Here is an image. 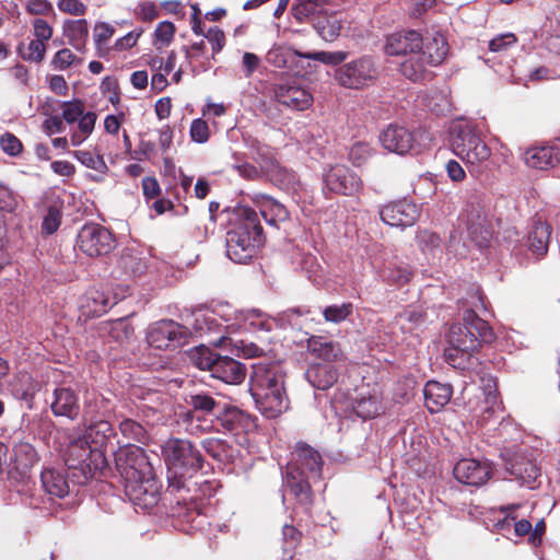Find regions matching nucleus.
I'll return each mask as SVG.
<instances>
[{
    "label": "nucleus",
    "mask_w": 560,
    "mask_h": 560,
    "mask_svg": "<svg viewBox=\"0 0 560 560\" xmlns=\"http://www.w3.org/2000/svg\"><path fill=\"white\" fill-rule=\"evenodd\" d=\"M292 455L293 458L283 474V487L299 504L308 510L313 503L311 480L322 476V456L318 451L303 442L296 443Z\"/></svg>",
    "instance_id": "f257e3e1"
},
{
    "label": "nucleus",
    "mask_w": 560,
    "mask_h": 560,
    "mask_svg": "<svg viewBox=\"0 0 560 560\" xmlns=\"http://www.w3.org/2000/svg\"><path fill=\"white\" fill-rule=\"evenodd\" d=\"M258 213L247 207L240 209L237 221L226 233V254L237 264L250 260L265 243Z\"/></svg>",
    "instance_id": "f03ea898"
},
{
    "label": "nucleus",
    "mask_w": 560,
    "mask_h": 560,
    "mask_svg": "<svg viewBox=\"0 0 560 560\" xmlns=\"http://www.w3.org/2000/svg\"><path fill=\"white\" fill-rule=\"evenodd\" d=\"M493 340L494 334L488 323L474 310H466L463 323L454 324L450 328L447 336L450 348L445 351L446 361L456 366L458 353L470 355L481 342L490 343Z\"/></svg>",
    "instance_id": "7ed1b4c3"
},
{
    "label": "nucleus",
    "mask_w": 560,
    "mask_h": 560,
    "mask_svg": "<svg viewBox=\"0 0 560 560\" xmlns=\"http://www.w3.org/2000/svg\"><path fill=\"white\" fill-rule=\"evenodd\" d=\"M252 395L264 416L276 418L288 407L283 372L279 368L258 369L255 372Z\"/></svg>",
    "instance_id": "20e7f679"
},
{
    "label": "nucleus",
    "mask_w": 560,
    "mask_h": 560,
    "mask_svg": "<svg viewBox=\"0 0 560 560\" xmlns=\"http://www.w3.org/2000/svg\"><path fill=\"white\" fill-rule=\"evenodd\" d=\"M189 358L199 370L209 371L212 377L226 384L236 385L245 380L246 366L243 363L231 357L220 355L205 346L194 348Z\"/></svg>",
    "instance_id": "39448f33"
},
{
    "label": "nucleus",
    "mask_w": 560,
    "mask_h": 560,
    "mask_svg": "<svg viewBox=\"0 0 560 560\" xmlns=\"http://www.w3.org/2000/svg\"><path fill=\"white\" fill-rule=\"evenodd\" d=\"M65 463L71 474V482L84 485L103 464V453L93 448L86 439L78 438L68 445Z\"/></svg>",
    "instance_id": "423d86ee"
},
{
    "label": "nucleus",
    "mask_w": 560,
    "mask_h": 560,
    "mask_svg": "<svg viewBox=\"0 0 560 560\" xmlns=\"http://www.w3.org/2000/svg\"><path fill=\"white\" fill-rule=\"evenodd\" d=\"M451 148L455 155L469 165H480L491 155V150L482 140L480 131L469 124L452 128Z\"/></svg>",
    "instance_id": "0eeeda50"
},
{
    "label": "nucleus",
    "mask_w": 560,
    "mask_h": 560,
    "mask_svg": "<svg viewBox=\"0 0 560 560\" xmlns=\"http://www.w3.org/2000/svg\"><path fill=\"white\" fill-rule=\"evenodd\" d=\"M378 75L376 60L368 55L346 62L335 71V79L341 86L354 90L372 85Z\"/></svg>",
    "instance_id": "6e6552de"
},
{
    "label": "nucleus",
    "mask_w": 560,
    "mask_h": 560,
    "mask_svg": "<svg viewBox=\"0 0 560 560\" xmlns=\"http://www.w3.org/2000/svg\"><path fill=\"white\" fill-rule=\"evenodd\" d=\"M163 454L168 471L194 475L202 467V455L188 440L168 439L163 445Z\"/></svg>",
    "instance_id": "1a4fd4ad"
},
{
    "label": "nucleus",
    "mask_w": 560,
    "mask_h": 560,
    "mask_svg": "<svg viewBox=\"0 0 560 560\" xmlns=\"http://www.w3.org/2000/svg\"><path fill=\"white\" fill-rule=\"evenodd\" d=\"M38 460V452L31 443L20 441L13 444L9 480L19 492L26 490L31 481V470Z\"/></svg>",
    "instance_id": "9d476101"
},
{
    "label": "nucleus",
    "mask_w": 560,
    "mask_h": 560,
    "mask_svg": "<svg viewBox=\"0 0 560 560\" xmlns=\"http://www.w3.org/2000/svg\"><path fill=\"white\" fill-rule=\"evenodd\" d=\"M116 469L125 482L141 480L153 474L152 464L143 448L130 446L120 450L115 457Z\"/></svg>",
    "instance_id": "9b49d317"
},
{
    "label": "nucleus",
    "mask_w": 560,
    "mask_h": 560,
    "mask_svg": "<svg viewBox=\"0 0 560 560\" xmlns=\"http://www.w3.org/2000/svg\"><path fill=\"white\" fill-rule=\"evenodd\" d=\"M79 248L90 257L109 254L115 247L114 235L103 225L84 224L77 236Z\"/></svg>",
    "instance_id": "f8f14e48"
},
{
    "label": "nucleus",
    "mask_w": 560,
    "mask_h": 560,
    "mask_svg": "<svg viewBox=\"0 0 560 560\" xmlns=\"http://www.w3.org/2000/svg\"><path fill=\"white\" fill-rule=\"evenodd\" d=\"M189 335L185 326L173 320H161L149 329L147 339L156 349H171L184 345Z\"/></svg>",
    "instance_id": "ddd939ff"
},
{
    "label": "nucleus",
    "mask_w": 560,
    "mask_h": 560,
    "mask_svg": "<svg viewBox=\"0 0 560 560\" xmlns=\"http://www.w3.org/2000/svg\"><path fill=\"white\" fill-rule=\"evenodd\" d=\"M501 455L505 469L522 485L530 486L540 475V469L521 448H505Z\"/></svg>",
    "instance_id": "4468645a"
},
{
    "label": "nucleus",
    "mask_w": 560,
    "mask_h": 560,
    "mask_svg": "<svg viewBox=\"0 0 560 560\" xmlns=\"http://www.w3.org/2000/svg\"><path fill=\"white\" fill-rule=\"evenodd\" d=\"M328 190L343 196H353L362 188V180L355 172L343 164L330 166L324 174Z\"/></svg>",
    "instance_id": "2eb2a0df"
},
{
    "label": "nucleus",
    "mask_w": 560,
    "mask_h": 560,
    "mask_svg": "<svg viewBox=\"0 0 560 560\" xmlns=\"http://www.w3.org/2000/svg\"><path fill=\"white\" fill-rule=\"evenodd\" d=\"M381 219L390 226L406 228L413 225L420 217L418 206L401 199L384 206L380 211Z\"/></svg>",
    "instance_id": "dca6fc26"
},
{
    "label": "nucleus",
    "mask_w": 560,
    "mask_h": 560,
    "mask_svg": "<svg viewBox=\"0 0 560 560\" xmlns=\"http://www.w3.org/2000/svg\"><path fill=\"white\" fill-rule=\"evenodd\" d=\"M453 474L460 483L479 487L490 479L492 469L486 462L463 458L454 466Z\"/></svg>",
    "instance_id": "f3484780"
},
{
    "label": "nucleus",
    "mask_w": 560,
    "mask_h": 560,
    "mask_svg": "<svg viewBox=\"0 0 560 560\" xmlns=\"http://www.w3.org/2000/svg\"><path fill=\"white\" fill-rule=\"evenodd\" d=\"M115 402L112 398L105 397L95 390L86 392L81 410L83 424L100 420H109L115 412Z\"/></svg>",
    "instance_id": "a211bd4d"
},
{
    "label": "nucleus",
    "mask_w": 560,
    "mask_h": 560,
    "mask_svg": "<svg viewBox=\"0 0 560 560\" xmlns=\"http://www.w3.org/2000/svg\"><path fill=\"white\" fill-rule=\"evenodd\" d=\"M50 409L56 417L77 420L81 416V405L78 394L70 387H57L52 393Z\"/></svg>",
    "instance_id": "6ab92c4d"
},
{
    "label": "nucleus",
    "mask_w": 560,
    "mask_h": 560,
    "mask_svg": "<svg viewBox=\"0 0 560 560\" xmlns=\"http://www.w3.org/2000/svg\"><path fill=\"white\" fill-rule=\"evenodd\" d=\"M212 422L222 430L237 434L248 428L250 423L249 416L231 404L222 402L218 409Z\"/></svg>",
    "instance_id": "aec40b11"
},
{
    "label": "nucleus",
    "mask_w": 560,
    "mask_h": 560,
    "mask_svg": "<svg viewBox=\"0 0 560 560\" xmlns=\"http://www.w3.org/2000/svg\"><path fill=\"white\" fill-rule=\"evenodd\" d=\"M380 140L387 151L400 155L408 153L415 143L412 132L406 127L395 124L388 125V127L382 131Z\"/></svg>",
    "instance_id": "412c9836"
},
{
    "label": "nucleus",
    "mask_w": 560,
    "mask_h": 560,
    "mask_svg": "<svg viewBox=\"0 0 560 560\" xmlns=\"http://www.w3.org/2000/svg\"><path fill=\"white\" fill-rule=\"evenodd\" d=\"M422 48V36L410 30L392 34L387 38L385 51L390 56H408Z\"/></svg>",
    "instance_id": "4be33fe9"
},
{
    "label": "nucleus",
    "mask_w": 560,
    "mask_h": 560,
    "mask_svg": "<svg viewBox=\"0 0 560 560\" xmlns=\"http://www.w3.org/2000/svg\"><path fill=\"white\" fill-rule=\"evenodd\" d=\"M273 93L277 102L292 109L304 110L313 103L312 94L298 85L278 84Z\"/></svg>",
    "instance_id": "5701e85b"
},
{
    "label": "nucleus",
    "mask_w": 560,
    "mask_h": 560,
    "mask_svg": "<svg viewBox=\"0 0 560 560\" xmlns=\"http://www.w3.org/2000/svg\"><path fill=\"white\" fill-rule=\"evenodd\" d=\"M524 162L528 167L548 170L560 162V149L557 145L533 147L525 151Z\"/></svg>",
    "instance_id": "b1692460"
},
{
    "label": "nucleus",
    "mask_w": 560,
    "mask_h": 560,
    "mask_svg": "<svg viewBox=\"0 0 560 560\" xmlns=\"http://www.w3.org/2000/svg\"><path fill=\"white\" fill-rule=\"evenodd\" d=\"M551 232V226L547 222L541 221V219L533 220L532 228L527 235L526 245L530 253L537 258H541L547 254Z\"/></svg>",
    "instance_id": "393cba45"
},
{
    "label": "nucleus",
    "mask_w": 560,
    "mask_h": 560,
    "mask_svg": "<svg viewBox=\"0 0 560 560\" xmlns=\"http://www.w3.org/2000/svg\"><path fill=\"white\" fill-rule=\"evenodd\" d=\"M71 475L66 477L62 471L55 468H45L40 472L42 488L49 499H62L70 491L69 480Z\"/></svg>",
    "instance_id": "a878e982"
},
{
    "label": "nucleus",
    "mask_w": 560,
    "mask_h": 560,
    "mask_svg": "<svg viewBox=\"0 0 560 560\" xmlns=\"http://www.w3.org/2000/svg\"><path fill=\"white\" fill-rule=\"evenodd\" d=\"M306 348L308 352L318 359L325 361L324 363L336 362L343 355L340 346L323 336H312L307 339Z\"/></svg>",
    "instance_id": "bb28decb"
},
{
    "label": "nucleus",
    "mask_w": 560,
    "mask_h": 560,
    "mask_svg": "<svg viewBox=\"0 0 560 560\" xmlns=\"http://www.w3.org/2000/svg\"><path fill=\"white\" fill-rule=\"evenodd\" d=\"M453 394L452 386L441 384L435 381H429L423 389L425 406L432 413L440 411L451 400Z\"/></svg>",
    "instance_id": "cd10ccee"
},
{
    "label": "nucleus",
    "mask_w": 560,
    "mask_h": 560,
    "mask_svg": "<svg viewBox=\"0 0 560 560\" xmlns=\"http://www.w3.org/2000/svg\"><path fill=\"white\" fill-rule=\"evenodd\" d=\"M218 394H213L207 390H196L189 393L185 397V402L187 406L197 411L202 417L207 416H215L218 409L221 408V404L223 402L220 399H217Z\"/></svg>",
    "instance_id": "c85d7f7f"
},
{
    "label": "nucleus",
    "mask_w": 560,
    "mask_h": 560,
    "mask_svg": "<svg viewBox=\"0 0 560 560\" xmlns=\"http://www.w3.org/2000/svg\"><path fill=\"white\" fill-rule=\"evenodd\" d=\"M305 376L314 388L327 390L337 382L338 371L330 363H317L307 369Z\"/></svg>",
    "instance_id": "c756f323"
},
{
    "label": "nucleus",
    "mask_w": 560,
    "mask_h": 560,
    "mask_svg": "<svg viewBox=\"0 0 560 560\" xmlns=\"http://www.w3.org/2000/svg\"><path fill=\"white\" fill-rule=\"evenodd\" d=\"M85 433L82 436L88 440V443L93 448L101 450L105 446L113 436L115 431L109 420H100L95 422H88Z\"/></svg>",
    "instance_id": "7c9ffc66"
},
{
    "label": "nucleus",
    "mask_w": 560,
    "mask_h": 560,
    "mask_svg": "<svg viewBox=\"0 0 560 560\" xmlns=\"http://www.w3.org/2000/svg\"><path fill=\"white\" fill-rule=\"evenodd\" d=\"M114 304L115 302L104 292L93 290L85 294L81 304V310L86 316H101Z\"/></svg>",
    "instance_id": "2f4dec72"
},
{
    "label": "nucleus",
    "mask_w": 560,
    "mask_h": 560,
    "mask_svg": "<svg viewBox=\"0 0 560 560\" xmlns=\"http://www.w3.org/2000/svg\"><path fill=\"white\" fill-rule=\"evenodd\" d=\"M100 332L102 336H107L114 341L122 343L131 339L135 328L130 325L127 317H120L101 323Z\"/></svg>",
    "instance_id": "473e14b6"
},
{
    "label": "nucleus",
    "mask_w": 560,
    "mask_h": 560,
    "mask_svg": "<svg viewBox=\"0 0 560 560\" xmlns=\"http://www.w3.org/2000/svg\"><path fill=\"white\" fill-rule=\"evenodd\" d=\"M430 66L427 62V57L423 55L421 49L408 55V58L400 65V72L404 77L410 81L417 82L425 78L428 71L427 67Z\"/></svg>",
    "instance_id": "72a5a7b5"
},
{
    "label": "nucleus",
    "mask_w": 560,
    "mask_h": 560,
    "mask_svg": "<svg viewBox=\"0 0 560 560\" xmlns=\"http://www.w3.org/2000/svg\"><path fill=\"white\" fill-rule=\"evenodd\" d=\"M481 390L483 399L480 402V410L482 412L483 418L488 419L495 412L502 410V401L500 399V394L494 380H486Z\"/></svg>",
    "instance_id": "f704fd0d"
},
{
    "label": "nucleus",
    "mask_w": 560,
    "mask_h": 560,
    "mask_svg": "<svg viewBox=\"0 0 560 560\" xmlns=\"http://www.w3.org/2000/svg\"><path fill=\"white\" fill-rule=\"evenodd\" d=\"M421 51L430 66H438L445 59L448 45L443 35L436 34L432 38H428L425 43L422 42Z\"/></svg>",
    "instance_id": "c9c22d12"
},
{
    "label": "nucleus",
    "mask_w": 560,
    "mask_h": 560,
    "mask_svg": "<svg viewBox=\"0 0 560 560\" xmlns=\"http://www.w3.org/2000/svg\"><path fill=\"white\" fill-rule=\"evenodd\" d=\"M326 3L324 0H298L292 7V15L301 23L310 22L314 24L318 15L324 11Z\"/></svg>",
    "instance_id": "e433bc0d"
},
{
    "label": "nucleus",
    "mask_w": 560,
    "mask_h": 560,
    "mask_svg": "<svg viewBox=\"0 0 560 560\" xmlns=\"http://www.w3.org/2000/svg\"><path fill=\"white\" fill-rule=\"evenodd\" d=\"M313 26L318 35L327 42L336 39L341 31V23L337 15L327 14L325 10L318 15L317 20H314Z\"/></svg>",
    "instance_id": "4c0bfd02"
},
{
    "label": "nucleus",
    "mask_w": 560,
    "mask_h": 560,
    "mask_svg": "<svg viewBox=\"0 0 560 560\" xmlns=\"http://www.w3.org/2000/svg\"><path fill=\"white\" fill-rule=\"evenodd\" d=\"M354 413L363 420L372 419L382 412V404L376 396L357 397L352 404Z\"/></svg>",
    "instance_id": "58836bf2"
},
{
    "label": "nucleus",
    "mask_w": 560,
    "mask_h": 560,
    "mask_svg": "<svg viewBox=\"0 0 560 560\" xmlns=\"http://www.w3.org/2000/svg\"><path fill=\"white\" fill-rule=\"evenodd\" d=\"M261 215L265 221L273 226H277L279 222H284L289 219L290 213L288 209L276 200H268L264 203Z\"/></svg>",
    "instance_id": "ea45409f"
},
{
    "label": "nucleus",
    "mask_w": 560,
    "mask_h": 560,
    "mask_svg": "<svg viewBox=\"0 0 560 560\" xmlns=\"http://www.w3.org/2000/svg\"><path fill=\"white\" fill-rule=\"evenodd\" d=\"M270 180L281 189H290L298 182L295 174L280 164H273L268 171Z\"/></svg>",
    "instance_id": "a19ab883"
},
{
    "label": "nucleus",
    "mask_w": 560,
    "mask_h": 560,
    "mask_svg": "<svg viewBox=\"0 0 560 560\" xmlns=\"http://www.w3.org/2000/svg\"><path fill=\"white\" fill-rule=\"evenodd\" d=\"M292 52L296 56H300V57H303L306 59L317 60L325 65H330V66L340 65L348 57V52L341 51V50L340 51H315V52H300L298 50H292Z\"/></svg>",
    "instance_id": "79ce46f5"
},
{
    "label": "nucleus",
    "mask_w": 560,
    "mask_h": 560,
    "mask_svg": "<svg viewBox=\"0 0 560 560\" xmlns=\"http://www.w3.org/2000/svg\"><path fill=\"white\" fill-rule=\"evenodd\" d=\"M119 430L129 440L143 443L148 440L147 430L137 421L126 418L119 423Z\"/></svg>",
    "instance_id": "37998d69"
},
{
    "label": "nucleus",
    "mask_w": 560,
    "mask_h": 560,
    "mask_svg": "<svg viewBox=\"0 0 560 560\" xmlns=\"http://www.w3.org/2000/svg\"><path fill=\"white\" fill-rule=\"evenodd\" d=\"M202 447L207 454L219 462H224L230 457L231 448L223 440L207 439L202 442Z\"/></svg>",
    "instance_id": "c03bdc74"
},
{
    "label": "nucleus",
    "mask_w": 560,
    "mask_h": 560,
    "mask_svg": "<svg viewBox=\"0 0 560 560\" xmlns=\"http://www.w3.org/2000/svg\"><path fill=\"white\" fill-rule=\"evenodd\" d=\"M19 51L24 60L40 62L45 57L46 45L42 40L33 39L27 46L21 44Z\"/></svg>",
    "instance_id": "a18cd8bd"
},
{
    "label": "nucleus",
    "mask_w": 560,
    "mask_h": 560,
    "mask_svg": "<svg viewBox=\"0 0 560 560\" xmlns=\"http://www.w3.org/2000/svg\"><path fill=\"white\" fill-rule=\"evenodd\" d=\"M418 246L423 253H433L440 248L442 238L440 235L430 230H419L416 236Z\"/></svg>",
    "instance_id": "49530a36"
},
{
    "label": "nucleus",
    "mask_w": 560,
    "mask_h": 560,
    "mask_svg": "<svg viewBox=\"0 0 560 560\" xmlns=\"http://www.w3.org/2000/svg\"><path fill=\"white\" fill-rule=\"evenodd\" d=\"M221 324L213 314H198L195 317L194 328L200 335L220 332Z\"/></svg>",
    "instance_id": "de8ad7c7"
},
{
    "label": "nucleus",
    "mask_w": 560,
    "mask_h": 560,
    "mask_svg": "<svg viewBox=\"0 0 560 560\" xmlns=\"http://www.w3.org/2000/svg\"><path fill=\"white\" fill-rule=\"evenodd\" d=\"M353 311L351 303H343L341 305H329L324 308L323 315L326 322L340 323L348 318Z\"/></svg>",
    "instance_id": "09e8293b"
},
{
    "label": "nucleus",
    "mask_w": 560,
    "mask_h": 560,
    "mask_svg": "<svg viewBox=\"0 0 560 560\" xmlns=\"http://www.w3.org/2000/svg\"><path fill=\"white\" fill-rule=\"evenodd\" d=\"M282 535L285 542L284 555H288L283 560H291L293 558V550L301 541L302 533L292 525H284Z\"/></svg>",
    "instance_id": "8fccbe9b"
},
{
    "label": "nucleus",
    "mask_w": 560,
    "mask_h": 560,
    "mask_svg": "<svg viewBox=\"0 0 560 560\" xmlns=\"http://www.w3.org/2000/svg\"><path fill=\"white\" fill-rule=\"evenodd\" d=\"M191 477L192 475H188V472L176 474L175 471H168V486L166 492L176 494L183 491H189L188 481Z\"/></svg>",
    "instance_id": "3c124183"
},
{
    "label": "nucleus",
    "mask_w": 560,
    "mask_h": 560,
    "mask_svg": "<svg viewBox=\"0 0 560 560\" xmlns=\"http://www.w3.org/2000/svg\"><path fill=\"white\" fill-rule=\"evenodd\" d=\"M75 158L86 167L95 170L102 174L106 173L107 165L101 155H94L89 151H75Z\"/></svg>",
    "instance_id": "603ef678"
},
{
    "label": "nucleus",
    "mask_w": 560,
    "mask_h": 560,
    "mask_svg": "<svg viewBox=\"0 0 560 560\" xmlns=\"http://www.w3.org/2000/svg\"><path fill=\"white\" fill-rule=\"evenodd\" d=\"M147 479V491L145 494L142 495L141 500L139 502H136V505L149 508L153 506L158 502L159 498V486L158 481L154 478V472L150 475V477Z\"/></svg>",
    "instance_id": "864d4df0"
},
{
    "label": "nucleus",
    "mask_w": 560,
    "mask_h": 560,
    "mask_svg": "<svg viewBox=\"0 0 560 560\" xmlns=\"http://www.w3.org/2000/svg\"><path fill=\"white\" fill-rule=\"evenodd\" d=\"M62 107L63 112L61 118L66 120L68 124H73L78 121L84 113V104L81 100L65 102L62 104Z\"/></svg>",
    "instance_id": "5fc2aeb1"
},
{
    "label": "nucleus",
    "mask_w": 560,
    "mask_h": 560,
    "mask_svg": "<svg viewBox=\"0 0 560 560\" xmlns=\"http://www.w3.org/2000/svg\"><path fill=\"white\" fill-rule=\"evenodd\" d=\"M61 224V212L56 207H49L46 215L42 223V232L51 235L54 234Z\"/></svg>",
    "instance_id": "6e6d98bb"
},
{
    "label": "nucleus",
    "mask_w": 560,
    "mask_h": 560,
    "mask_svg": "<svg viewBox=\"0 0 560 560\" xmlns=\"http://www.w3.org/2000/svg\"><path fill=\"white\" fill-rule=\"evenodd\" d=\"M464 304L467 306V310H474L476 314L477 311L486 310L485 296L479 287L471 285L469 288Z\"/></svg>",
    "instance_id": "4d7b16f0"
},
{
    "label": "nucleus",
    "mask_w": 560,
    "mask_h": 560,
    "mask_svg": "<svg viewBox=\"0 0 560 560\" xmlns=\"http://www.w3.org/2000/svg\"><path fill=\"white\" fill-rule=\"evenodd\" d=\"M119 265L127 273L132 276L141 275L145 268L143 261L131 254L122 255Z\"/></svg>",
    "instance_id": "13d9d810"
},
{
    "label": "nucleus",
    "mask_w": 560,
    "mask_h": 560,
    "mask_svg": "<svg viewBox=\"0 0 560 560\" xmlns=\"http://www.w3.org/2000/svg\"><path fill=\"white\" fill-rule=\"evenodd\" d=\"M371 153L372 149L368 143L358 142L350 149L349 159L354 165L360 166L371 156Z\"/></svg>",
    "instance_id": "bf43d9fd"
},
{
    "label": "nucleus",
    "mask_w": 560,
    "mask_h": 560,
    "mask_svg": "<svg viewBox=\"0 0 560 560\" xmlns=\"http://www.w3.org/2000/svg\"><path fill=\"white\" fill-rule=\"evenodd\" d=\"M190 137L198 143H205L210 137V130L208 124L201 119H194L190 126Z\"/></svg>",
    "instance_id": "052dcab7"
},
{
    "label": "nucleus",
    "mask_w": 560,
    "mask_h": 560,
    "mask_svg": "<svg viewBox=\"0 0 560 560\" xmlns=\"http://www.w3.org/2000/svg\"><path fill=\"white\" fill-rule=\"evenodd\" d=\"M0 144L2 150L11 156L19 155L23 149L22 142L11 132H5L0 138Z\"/></svg>",
    "instance_id": "680f3d73"
},
{
    "label": "nucleus",
    "mask_w": 560,
    "mask_h": 560,
    "mask_svg": "<svg viewBox=\"0 0 560 560\" xmlns=\"http://www.w3.org/2000/svg\"><path fill=\"white\" fill-rule=\"evenodd\" d=\"M175 25L170 21H163L158 24L154 31V37L156 40L161 42L163 45H168L174 38L175 34Z\"/></svg>",
    "instance_id": "e2e57ef3"
},
{
    "label": "nucleus",
    "mask_w": 560,
    "mask_h": 560,
    "mask_svg": "<svg viewBox=\"0 0 560 560\" xmlns=\"http://www.w3.org/2000/svg\"><path fill=\"white\" fill-rule=\"evenodd\" d=\"M147 479L125 482V491L133 503L139 502L147 491Z\"/></svg>",
    "instance_id": "0e129e2a"
},
{
    "label": "nucleus",
    "mask_w": 560,
    "mask_h": 560,
    "mask_svg": "<svg viewBox=\"0 0 560 560\" xmlns=\"http://www.w3.org/2000/svg\"><path fill=\"white\" fill-rule=\"evenodd\" d=\"M516 42L517 38L513 33L501 34L489 42V49L494 52L503 51Z\"/></svg>",
    "instance_id": "69168bd1"
},
{
    "label": "nucleus",
    "mask_w": 560,
    "mask_h": 560,
    "mask_svg": "<svg viewBox=\"0 0 560 560\" xmlns=\"http://www.w3.org/2000/svg\"><path fill=\"white\" fill-rule=\"evenodd\" d=\"M115 28L110 24L100 22L94 27V39L97 47H101L107 43V40L114 35Z\"/></svg>",
    "instance_id": "338daca9"
},
{
    "label": "nucleus",
    "mask_w": 560,
    "mask_h": 560,
    "mask_svg": "<svg viewBox=\"0 0 560 560\" xmlns=\"http://www.w3.org/2000/svg\"><path fill=\"white\" fill-rule=\"evenodd\" d=\"M468 231L470 237L478 246L483 247L488 244L490 233L481 223L475 224L474 222H469Z\"/></svg>",
    "instance_id": "774afa93"
}]
</instances>
